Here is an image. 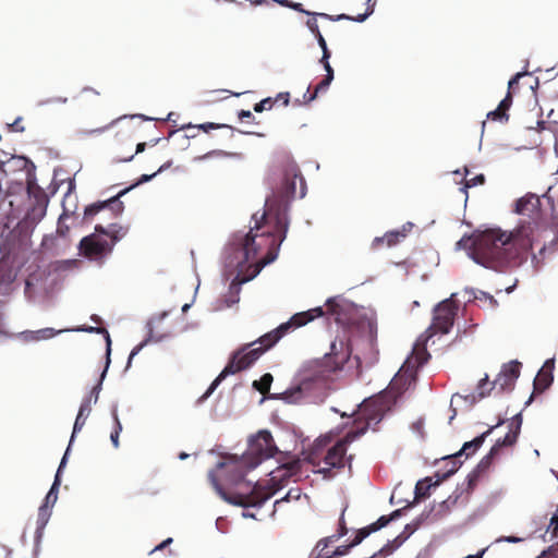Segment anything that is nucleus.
<instances>
[{
  "label": "nucleus",
  "instance_id": "1",
  "mask_svg": "<svg viewBox=\"0 0 558 558\" xmlns=\"http://www.w3.org/2000/svg\"><path fill=\"white\" fill-rule=\"evenodd\" d=\"M549 230L534 221H522L512 232L499 228L477 230L457 242L458 250H464L476 264L494 270L515 265L529 251L539 246V255L546 250L545 235Z\"/></svg>",
  "mask_w": 558,
  "mask_h": 558
},
{
  "label": "nucleus",
  "instance_id": "2",
  "mask_svg": "<svg viewBox=\"0 0 558 558\" xmlns=\"http://www.w3.org/2000/svg\"><path fill=\"white\" fill-rule=\"evenodd\" d=\"M34 165L22 156H12L0 162V215L8 223L23 219L40 221L47 210L48 197L32 172Z\"/></svg>",
  "mask_w": 558,
  "mask_h": 558
},
{
  "label": "nucleus",
  "instance_id": "3",
  "mask_svg": "<svg viewBox=\"0 0 558 558\" xmlns=\"http://www.w3.org/2000/svg\"><path fill=\"white\" fill-rule=\"evenodd\" d=\"M274 203L272 198H267L265 203L266 211L260 216V219H257V215L253 216L254 228H251L246 234L236 236L233 243V252L226 259V276L231 279V283L223 299L214 304V311H222L236 304L240 300L241 286L254 279L263 267L277 259L280 243L270 248L264 258L256 259L258 251L269 242L270 236L254 232V229H259L260 221L271 213Z\"/></svg>",
  "mask_w": 558,
  "mask_h": 558
},
{
  "label": "nucleus",
  "instance_id": "4",
  "mask_svg": "<svg viewBox=\"0 0 558 558\" xmlns=\"http://www.w3.org/2000/svg\"><path fill=\"white\" fill-rule=\"evenodd\" d=\"M300 470V461L292 459L270 471L269 478L258 482L239 478H226V484L218 481L216 472H208V478L216 493L226 502L240 507L260 506L276 492L287 485L289 478L295 476Z\"/></svg>",
  "mask_w": 558,
  "mask_h": 558
},
{
  "label": "nucleus",
  "instance_id": "5",
  "mask_svg": "<svg viewBox=\"0 0 558 558\" xmlns=\"http://www.w3.org/2000/svg\"><path fill=\"white\" fill-rule=\"evenodd\" d=\"M324 315L325 312L322 306L296 313L288 322L282 323L276 329L262 336L258 340L243 345L232 354L229 363L211 383L203 398H208L227 376L252 366L266 350L275 345L289 331L305 326L307 323Z\"/></svg>",
  "mask_w": 558,
  "mask_h": 558
},
{
  "label": "nucleus",
  "instance_id": "6",
  "mask_svg": "<svg viewBox=\"0 0 558 558\" xmlns=\"http://www.w3.org/2000/svg\"><path fill=\"white\" fill-rule=\"evenodd\" d=\"M454 293L450 298L438 303L434 310V317L432 326L426 330L425 335L421 336L413 348L412 355L407 359L402 365L399 374L392 379L390 389L393 390L399 383L403 379V376L410 373L413 375V369L423 365L428 357L425 350V344L435 333L446 335L450 331L453 326L454 316L458 311V305L454 302Z\"/></svg>",
  "mask_w": 558,
  "mask_h": 558
},
{
  "label": "nucleus",
  "instance_id": "7",
  "mask_svg": "<svg viewBox=\"0 0 558 558\" xmlns=\"http://www.w3.org/2000/svg\"><path fill=\"white\" fill-rule=\"evenodd\" d=\"M277 452V447L274 444L272 436L268 430H260L256 436L252 437L248 441V448L245 454L241 458L234 456L225 457L215 470L218 481L226 484V478H245L247 470L255 469L263 460L272 457Z\"/></svg>",
  "mask_w": 558,
  "mask_h": 558
},
{
  "label": "nucleus",
  "instance_id": "8",
  "mask_svg": "<svg viewBox=\"0 0 558 558\" xmlns=\"http://www.w3.org/2000/svg\"><path fill=\"white\" fill-rule=\"evenodd\" d=\"M387 409L388 407L383 396L365 400L360 404L354 421L356 429L349 432L343 439L339 440L328 450L325 463L330 468H341L347 452V445L363 435L367 428H374L383 420Z\"/></svg>",
  "mask_w": 558,
  "mask_h": 558
},
{
  "label": "nucleus",
  "instance_id": "9",
  "mask_svg": "<svg viewBox=\"0 0 558 558\" xmlns=\"http://www.w3.org/2000/svg\"><path fill=\"white\" fill-rule=\"evenodd\" d=\"M59 282L56 270L44 267L32 272L25 282V295L31 301H39L54 291Z\"/></svg>",
  "mask_w": 558,
  "mask_h": 558
},
{
  "label": "nucleus",
  "instance_id": "10",
  "mask_svg": "<svg viewBox=\"0 0 558 558\" xmlns=\"http://www.w3.org/2000/svg\"><path fill=\"white\" fill-rule=\"evenodd\" d=\"M65 331H84V332H89V333H93V332L102 333V335H105V338H106L108 355L111 352V339H110L109 332L105 328H100V327L83 326V327H77L74 329H60V330H56L53 328L47 327V328H41L38 330L21 331L19 333L13 335L12 337L19 339L23 343H34V342H39V341H44V340H49V339L56 337L57 335H60Z\"/></svg>",
  "mask_w": 558,
  "mask_h": 558
},
{
  "label": "nucleus",
  "instance_id": "11",
  "mask_svg": "<svg viewBox=\"0 0 558 558\" xmlns=\"http://www.w3.org/2000/svg\"><path fill=\"white\" fill-rule=\"evenodd\" d=\"M112 243L95 230L94 233L83 238L80 242L81 255L92 262L101 264L111 253Z\"/></svg>",
  "mask_w": 558,
  "mask_h": 558
},
{
  "label": "nucleus",
  "instance_id": "12",
  "mask_svg": "<svg viewBox=\"0 0 558 558\" xmlns=\"http://www.w3.org/2000/svg\"><path fill=\"white\" fill-rule=\"evenodd\" d=\"M326 314L333 317L339 325H353L357 315V307L351 301L337 295L326 301Z\"/></svg>",
  "mask_w": 558,
  "mask_h": 558
},
{
  "label": "nucleus",
  "instance_id": "13",
  "mask_svg": "<svg viewBox=\"0 0 558 558\" xmlns=\"http://www.w3.org/2000/svg\"><path fill=\"white\" fill-rule=\"evenodd\" d=\"M322 378L323 375L320 371H315L313 374H307V371L304 369L301 374L300 384L286 390L281 395V399L288 403L300 402L305 397L306 391L310 389V383L320 380Z\"/></svg>",
  "mask_w": 558,
  "mask_h": 558
},
{
  "label": "nucleus",
  "instance_id": "14",
  "mask_svg": "<svg viewBox=\"0 0 558 558\" xmlns=\"http://www.w3.org/2000/svg\"><path fill=\"white\" fill-rule=\"evenodd\" d=\"M15 278L16 271L13 268L5 264H0V304L4 303L14 291ZM3 316L0 313V332H3Z\"/></svg>",
  "mask_w": 558,
  "mask_h": 558
},
{
  "label": "nucleus",
  "instance_id": "15",
  "mask_svg": "<svg viewBox=\"0 0 558 558\" xmlns=\"http://www.w3.org/2000/svg\"><path fill=\"white\" fill-rule=\"evenodd\" d=\"M300 183L301 192L300 197L305 195L304 192V180L300 177L299 170L295 166H291L286 170L283 185L281 187V197L282 198H291L296 195V185Z\"/></svg>",
  "mask_w": 558,
  "mask_h": 558
},
{
  "label": "nucleus",
  "instance_id": "16",
  "mask_svg": "<svg viewBox=\"0 0 558 558\" xmlns=\"http://www.w3.org/2000/svg\"><path fill=\"white\" fill-rule=\"evenodd\" d=\"M520 367L521 363L518 361H511L505 364L494 380V387L499 390L510 389L520 376Z\"/></svg>",
  "mask_w": 558,
  "mask_h": 558
},
{
  "label": "nucleus",
  "instance_id": "17",
  "mask_svg": "<svg viewBox=\"0 0 558 558\" xmlns=\"http://www.w3.org/2000/svg\"><path fill=\"white\" fill-rule=\"evenodd\" d=\"M353 351V343L345 335L338 337L330 345V354L335 356L337 364L348 362Z\"/></svg>",
  "mask_w": 558,
  "mask_h": 558
},
{
  "label": "nucleus",
  "instance_id": "18",
  "mask_svg": "<svg viewBox=\"0 0 558 558\" xmlns=\"http://www.w3.org/2000/svg\"><path fill=\"white\" fill-rule=\"evenodd\" d=\"M522 425L521 414L514 415L509 422V432L504 438H499L492 447L489 456L495 454L501 447L511 446L517 441Z\"/></svg>",
  "mask_w": 558,
  "mask_h": 558
},
{
  "label": "nucleus",
  "instance_id": "19",
  "mask_svg": "<svg viewBox=\"0 0 558 558\" xmlns=\"http://www.w3.org/2000/svg\"><path fill=\"white\" fill-rule=\"evenodd\" d=\"M74 190V182L73 181H70L69 182V190H68V193L65 194V197L62 202V207H63V213L60 215L59 217V220H58V227H57V233L61 236H66L69 230H70V227L65 223V220L74 214L75 209H76V205L73 204V205H70V201L72 198V191Z\"/></svg>",
  "mask_w": 558,
  "mask_h": 558
},
{
  "label": "nucleus",
  "instance_id": "20",
  "mask_svg": "<svg viewBox=\"0 0 558 558\" xmlns=\"http://www.w3.org/2000/svg\"><path fill=\"white\" fill-rule=\"evenodd\" d=\"M109 364H110V354L109 355L107 354L106 366L100 375V379H99L98 384L92 389L90 393L82 401L81 407L78 409L80 413H82L86 416H89V414L92 412V405L96 404L98 401L99 393L102 388V381L106 377Z\"/></svg>",
  "mask_w": 558,
  "mask_h": 558
},
{
  "label": "nucleus",
  "instance_id": "21",
  "mask_svg": "<svg viewBox=\"0 0 558 558\" xmlns=\"http://www.w3.org/2000/svg\"><path fill=\"white\" fill-rule=\"evenodd\" d=\"M539 198L535 194H526L515 203V213L522 216L533 217L537 215Z\"/></svg>",
  "mask_w": 558,
  "mask_h": 558
},
{
  "label": "nucleus",
  "instance_id": "22",
  "mask_svg": "<svg viewBox=\"0 0 558 558\" xmlns=\"http://www.w3.org/2000/svg\"><path fill=\"white\" fill-rule=\"evenodd\" d=\"M96 231L102 234L104 238L109 240V243H112V247L114 244L123 239L128 233V228L118 223H111L108 227H102L100 225H97Z\"/></svg>",
  "mask_w": 558,
  "mask_h": 558
},
{
  "label": "nucleus",
  "instance_id": "23",
  "mask_svg": "<svg viewBox=\"0 0 558 558\" xmlns=\"http://www.w3.org/2000/svg\"><path fill=\"white\" fill-rule=\"evenodd\" d=\"M555 367V359H548L545 361L543 367L537 373L534 379V386L537 389L547 388L553 381V369Z\"/></svg>",
  "mask_w": 558,
  "mask_h": 558
},
{
  "label": "nucleus",
  "instance_id": "24",
  "mask_svg": "<svg viewBox=\"0 0 558 558\" xmlns=\"http://www.w3.org/2000/svg\"><path fill=\"white\" fill-rule=\"evenodd\" d=\"M493 388H495L494 383L493 384L489 383L488 376L485 375V377L482 378L477 385V388H476L477 398L475 395H470V396L463 397V396L457 393V395L452 396L451 404H453L462 399H465V400L471 399V402H475L477 399H482V398L486 397Z\"/></svg>",
  "mask_w": 558,
  "mask_h": 558
},
{
  "label": "nucleus",
  "instance_id": "25",
  "mask_svg": "<svg viewBox=\"0 0 558 558\" xmlns=\"http://www.w3.org/2000/svg\"><path fill=\"white\" fill-rule=\"evenodd\" d=\"M502 424V421H499L495 426H492L490 428H488L486 432H484L482 435L475 437L473 440L471 441H466L461 451L459 452V456H461L462 453H465L466 457L473 454L482 445L483 442L485 441L486 437L488 435H490V433L493 432V429L495 427H498L499 425Z\"/></svg>",
  "mask_w": 558,
  "mask_h": 558
},
{
  "label": "nucleus",
  "instance_id": "26",
  "mask_svg": "<svg viewBox=\"0 0 558 558\" xmlns=\"http://www.w3.org/2000/svg\"><path fill=\"white\" fill-rule=\"evenodd\" d=\"M52 509H50L47 506H40L38 509V515L36 521V532H35V538L38 542L44 533V530L51 517Z\"/></svg>",
  "mask_w": 558,
  "mask_h": 558
},
{
  "label": "nucleus",
  "instance_id": "27",
  "mask_svg": "<svg viewBox=\"0 0 558 558\" xmlns=\"http://www.w3.org/2000/svg\"><path fill=\"white\" fill-rule=\"evenodd\" d=\"M413 227L412 222H407L402 230H392L385 234V238L387 240V245L391 246L397 244L401 239H404L407 236V233L411 230Z\"/></svg>",
  "mask_w": 558,
  "mask_h": 558
},
{
  "label": "nucleus",
  "instance_id": "28",
  "mask_svg": "<svg viewBox=\"0 0 558 558\" xmlns=\"http://www.w3.org/2000/svg\"><path fill=\"white\" fill-rule=\"evenodd\" d=\"M163 338H165L163 336H156L153 332L151 328H149L148 337L143 342L137 344L135 348H133V350L131 351V353L129 355V360H128V367L131 365L132 360L142 351V349L145 345H147L150 342H160L163 340Z\"/></svg>",
  "mask_w": 558,
  "mask_h": 558
},
{
  "label": "nucleus",
  "instance_id": "29",
  "mask_svg": "<svg viewBox=\"0 0 558 558\" xmlns=\"http://www.w3.org/2000/svg\"><path fill=\"white\" fill-rule=\"evenodd\" d=\"M61 484V480L58 475L54 476V481L52 483V486L50 487L48 494L45 497V501L41 506H47L50 509L53 508L54 504L58 500V493H59V486Z\"/></svg>",
  "mask_w": 558,
  "mask_h": 558
},
{
  "label": "nucleus",
  "instance_id": "30",
  "mask_svg": "<svg viewBox=\"0 0 558 558\" xmlns=\"http://www.w3.org/2000/svg\"><path fill=\"white\" fill-rule=\"evenodd\" d=\"M306 14L311 16V19L306 21V26L314 36L322 34L318 27L317 17L331 19V15L326 13L306 12Z\"/></svg>",
  "mask_w": 558,
  "mask_h": 558
},
{
  "label": "nucleus",
  "instance_id": "31",
  "mask_svg": "<svg viewBox=\"0 0 558 558\" xmlns=\"http://www.w3.org/2000/svg\"><path fill=\"white\" fill-rule=\"evenodd\" d=\"M436 484H437V482L432 483L430 478H425V480L418 481L415 486V498L420 499V498L426 497L429 488L432 486H435Z\"/></svg>",
  "mask_w": 558,
  "mask_h": 558
},
{
  "label": "nucleus",
  "instance_id": "32",
  "mask_svg": "<svg viewBox=\"0 0 558 558\" xmlns=\"http://www.w3.org/2000/svg\"><path fill=\"white\" fill-rule=\"evenodd\" d=\"M401 513V510H396L391 513L390 518H387L385 515L380 517L377 522L371 524L369 526H367V529L372 532H376L378 531L379 529L384 527L387 525V523L392 520V519H396L400 515Z\"/></svg>",
  "mask_w": 558,
  "mask_h": 558
},
{
  "label": "nucleus",
  "instance_id": "33",
  "mask_svg": "<svg viewBox=\"0 0 558 558\" xmlns=\"http://www.w3.org/2000/svg\"><path fill=\"white\" fill-rule=\"evenodd\" d=\"M271 383H272V376H271V374L267 373V374L263 375L259 380H255L253 383V386L259 392L265 393L269 390Z\"/></svg>",
  "mask_w": 558,
  "mask_h": 558
},
{
  "label": "nucleus",
  "instance_id": "34",
  "mask_svg": "<svg viewBox=\"0 0 558 558\" xmlns=\"http://www.w3.org/2000/svg\"><path fill=\"white\" fill-rule=\"evenodd\" d=\"M112 416H113V420H114V423H116V427H114L113 432L110 435V439H111V442H112L113 447L118 448L119 447V435H120V432L122 430V425H121V423L119 421L117 409H114L112 411Z\"/></svg>",
  "mask_w": 558,
  "mask_h": 558
},
{
  "label": "nucleus",
  "instance_id": "35",
  "mask_svg": "<svg viewBox=\"0 0 558 558\" xmlns=\"http://www.w3.org/2000/svg\"><path fill=\"white\" fill-rule=\"evenodd\" d=\"M88 416L82 414V413H77V416L75 418V422H74V426H73V433H72V436H71V439H70V445H72L73 440H74V437L75 435L82 430L83 426L85 425L86 423V420H87Z\"/></svg>",
  "mask_w": 558,
  "mask_h": 558
},
{
  "label": "nucleus",
  "instance_id": "36",
  "mask_svg": "<svg viewBox=\"0 0 558 558\" xmlns=\"http://www.w3.org/2000/svg\"><path fill=\"white\" fill-rule=\"evenodd\" d=\"M111 203H114V198H111L108 202L89 205L85 208V216H93L97 214L99 210L106 208Z\"/></svg>",
  "mask_w": 558,
  "mask_h": 558
},
{
  "label": "nucleus",
  "instance_id": "37",
  "mask_svg": "<svg viewBox=\"0 0 558 558\" xmlns=\"http://www.w3.org/2000/svg\"><path fill=\"white\" fill-rule=\"evenodd\" d=\"M484 181H485L484 174H478L470 180H466L464 185L461 187V192L466 194L468 189L476 186V185H481L484 183Z\"/></svg>",
  "mask_w": 558,
  "mask_h": 558
},
{
  "label": "nucleus",
  "instance_id": "38",
  "mask_svg": "<svg viewBox=\"0 0 558 558\" xmlns=\"http://www.w3.org/2000/svg\"><path fill=\"white\" fill-rule=\"evenodd\" d=\"M156 175H157V173H156V172H155V173H153V174H143V175L137 180V182H136V183H134V184H132L130 187L124 189L123 191H121V192L117 195V197H120V196L124 195V194H125V193H128L130 190H132L133 187H135V186H137V185H140V184H143V183H146V182L150 181V180H151L154 177H156Z\"/></svg>",
  "mask_w": 558,
  "mask_h": 558
},
{
  "label": "nucleus",
  "instance_id": "39",
  "mask_svg": "<svg viewBox=\"0 0 558 558\" xmlns=\"http://www.w3.org/2000/svg\"><path fill=\"white\" fill-rule=\"evenodd\" d=\"M465 293L469 294V301L471 300V296H472L474 299H485V300H488L490 304L495 303L493 296L487 294L486 292L475 291V290L471 289V290H465Z\"/></svg>",
  "mask_w": 558,
  "mask_h": 558
},
{
  "label": "nucleus",
  "instance_id": "40",
  "mask_svg": "<svg viewBox=\"0 0 558 558\" xmlns=\"http://www.w3.org/2000/svg\"><path fill=\"white\" fill-rule=\"evenodd\" d=\"M374 9H375V2L373 0H367L365 12L363 14H359L355 17V22H359V23L364 22L371 14H373Z\"/></svg>",
  "mask_w": 558,
  "mask_h": 558
},
{
  "label": "nucleus",
  "instance_id": "41",
  "mask_svg": "<svg viewBox=\"0 0 558 558\" xmlns=\"http://www.w3.org/2000/svg\"><path fill=\"white\" fill-rule=\"evenodd\" d=\"M301 497V490L299 488L290 489L286 496L275 502V505H279L283 501L298 500Z\"/></svg>",
  "mask_w": 558,
  "mask_h": 558
},
{
  "label": "nucleus",
  "instance_id": "42",
  "mask_svg": "<svg viewBox=\"0 0 558 558\" xmlns=\"http://www.w3.org/2000/svg\"><path fill=\"white\" fill-rule=\"evenodd\" d=\"M371 534V531L367 527H363L357 531L354 539L351 542L350 546L354 547L357 546L363 542L364 538H366Z\"/></svg>",
  "mask_w": 558,
  "mask_h": 558
},
{
  "label": "nucleus",
  "instance_id": "43",
  "mask_svg": "<svg viewBox=\"0 0 558 558\" xmlns=\"http://www.w3.org/2000/svg\"><path fill=\"white\" fill-rule=\"evenodd\" d=\"M487 118L492 119V120L502 121V120H507L508 116L506 114V112H504V110L501 108L498 107L496 110L490 111L487 114Z\"/></svg>",
  "mask_w": 558,
  "mask_h": 558
},
{
  "label": "nucleus",
  "instance_id": "44",
  "mask_svg": "<svg viewBox=\"0 0 558 558\" xmlns=\"http://www.w3.org/2000/svg\"><path fill=\"white\" fill-rule=\"evenodd\" d=\"M423 426H424V423L422 420H417L415 421L412 425H411V430L413 432V434H415L417 437H423L424 434H423Z\"/></svg>",
  "mask_w": 558,
  "mask_h": 558
},
{
  "label": "nucleus",
  "instance_id": "45",
  "mask_svg": "<svg viewBox=\"0 0 558 558\" xmlns=\"http://www.w3.org/2000/svg\"><path fill=\"white\" fill-rule=\"evenodd\" d=\"M502 542L517 544V543L523 542V538L518 537V536H500V537L496 538L493 544H498V543H502Z\"/></svg>",
  "mask_w": 558,
  "mask_h": 558
},
{
  "label": "nucleus",
  "instance_id": "46",
  "mask_svg": "<svg viewBox=\"0 0 558 558\" xmlns=\"http://www.w3.org/2000/svg\"><path fill=\"white\" fill-rule=\"evenodd\" d=\"M270 106H271V99L270 98H266V99H263L262 101H259L258 104H256L255 107H254V110L256 112H262L266 108H270Z\"/></svg>",
  "mask_w": 558,
  "mask_h": 558
},
{
  "label": "nucleus",
  "instance_id": "47",
  "mask_svg": "<svg viewBox=\"0 0 558 558\" xmlns=\"http://www.w3.org/2000/svg\"><path fill=\"white\" fill-rule=\"evenodd\" d=\"M70 448H71V445L69 444V446H68V448H66V450H65V453H64V456L62 457L61 462H60V464H59V468H58V470H57L56 475H58L59 477H60V475H61L62 470H63V469L65 468V465H66V462H68V454H69Z\"/></svg>",
  "mask_w": 558,
  "mask_h": 558
},
{
  "label": "nucleus",
  "instance_id": "48",
  "mask_svg": "<svg viewBox=\"0 0 558 558\" xmlns=\"http://www.w3.org/2000/svg\"><path fill=\"white\" fill-rule=\"evenodd\" d=\"M548 531H551L553 532V536L554 537H557V531H558V514H555L551 520H550V523L548 525Z\"/></svg>",
  "mask_w": 558,
  "mask_h": 558
},
{
  "label": "nucleus",
  "instance_id": "49",
  "mask_svg": "<svg viewBox=\"0 0 558 558\" xmlns=\"http://www.w3.org/2000/svg\"><path fill=\"white\" fill-rule=\"evenodd\" d=\"M332 80H329V78H324L316 87V94L320 93V92H325L328 89L329 85L331 84Z\"/></svg>",
  "mask_w": 558,
  "mask_h": 558
},
{
  "label": "nucleus",
  "instance_id": "50",
  "mask_svg": "<svg viewBox=\"0 0 558 558\" xmlns=\"http://www.w3.org/2000/svg\"><path fill=\"white\" fill-rule=\"evenodd\" d=\"M350 548H352L350 546V544L347 545V546H339V547L336 548V550L333 551V554L331 556L332 557L344 556V555H347L349 553Z\"/></svg>",
  "mask_w": 558,
  "mask_h": 558
},
{
  "label": "nucleus",
  "instance_id": "51",
  "mask_svg": "<svg viewBox=\"0 0 558 558\" xmlns=\"http://www.w3.org/2000/svg\"><path fill=\"white\" fill-rule=\"evenodd\" d=\"M529 72L527 71H523V72H519L517 73L508 83V87L509 89L512 88L515 84H518L519 80L524 76V75H527Z\"/></svg>",
  "mask_w": 558,
  "mask_h": 558
},
{
  "label": "nucleus",
  "instance_id": "52",
  "mask_svg": "<svg viewBox=\"0 0 558 558\" xmlns=\"http://www.w3.org/2000/svg\"><path fill=\"white\" fill-rule=\"evenodd\" d=\"M511 101V95L508 93L507 96L500 101L498 107L501 108L504 112H506V110L510 107Z\"/></svg>",
  "mask_w": 558,
  "mask_h": 558
},
{
  "label": "nucleus",
  "instance_id": "53",
  "mask_svg": "<svg viewBox=\"0 0 558 558\" xmlns=\"http://www.w3.org/2000/svg\"><path fill=\"white\" fill-rule=\"evenodd\" d=\"M325 71H326V78H329V80H333V70L329 63V61H327V63H322Z\"/></svg>",
  "mask_w": 558,
  "mask_h": 558
},
{
  "label": "nucleus",
  "instance_id": "54",
  "mask_svg": "<svg viewBox=\"0 0 558 558\" xmlns=\"http://www.w3.org/2000/svg\"><path fill=\"white\" fill-rule=\"evenodd\" d=\"M322 58L319 60L320 63H327V61H329V58H330V52L328 50V47L322 49Z\"/></svg>",
  "mask_w": 558,
  "mask_h": 558
},
{
  "label": "nucleus",
  "instance_id": "55",
  "mask_svg": "<svg viewBox=\"0 0 558 558\" xmlns=\"http://www.w3.org/2000/svg\"><path fill=\"white\" fill-rule=\"evenodd\" d=\"M20 121H21V118H17L12 124H9V128L14 131H17V132H23L24 128L19 126Z\"/></svg>",
  "mask_w": 558,
  "mask_h": 558
},
{
  "label": "nucleus",
  "instance_id": "56",
  "mask_svg": "<svg viewBox=\"0 0 558 558\" xmlns=\"http://www.w3.org/2000/svg\"><path fill=\"white\" fill-rule=\"evenodd\" d=\"M355 17L356 16H350V15H347V14H340V15H337L336 17L331 16V21H341V20H351V21H355Z\"/></svg>",
  "mask_w": 558,
  "mask_h": 558
},
{
  "label": "nucleus",
  "instance_id": "57",
  "mask_svg": "<svg viewBox=\"0 0 558 558\" xmlns=\"http://www.w3.org/2000/svg\"><path fill=\"white\" fill-rule=\"evenodd\" d=\"M315 38H316V40H317L318 46H319L322 49H324V48H326V47H327L326 40H325V38H324V36H323L322 34L316 35V36H315Z\"/></svg>",
  "mask_w": 558,
  "mask_h": 558
},
{
  "label": "nucleus",
  "instance_id": "58",
  "mask_svg": "<svg viewBox=\"0 0 558 558\" xmlns=\"http://www.w3.org/2000/svg\"><path fill=\"white\" fill-rule=\"evenodd\" d=\"M171 543H172V538L169 537V538L165 539L162 543H160L158 546H156L153 549V551L160 550V549L165 548L166 546H168Z\"/></svg>",
  "mask_w": 558,
  "mask_h": 558
},
{
  "label": "nucleus",
  "instance_id": "59",
  "mask_svg": "<svg viewBox=\"0 0 558 558\" xmlns=\"http://www.w3.org/2000/svg\"><path fill=\"white\" fill-rule=\"evenodd\" d=\"M289 8L295 10V11H299V12H302V13H305L306 14V10H304L302 8V4L301 3H296V2H292L291 4H289Z\"/></svg>",
  "mask_w": 558,
  "mask_h": 558
},
{
  "label": "nucleus",
  "instance_id": "60",
  "mask_svg": "<svg viewBox=\"0 0 558 558\" xmlns=\"http://www.w3.org/2000/svg\"><path fill=\"white\" fill-rule=\"evenodd\" d=\"M532 264L534 268H538L542 264V258H539L536 254H532Z\"/></svg>",
  "mask_w": 558,
  "mask_h": 558
},
{
  "label": "nucleus",
  "instance_id": "61",
  "mask_svg": "<svg viewBox=\"0 0 558 558\" xmlns=\"http://www.w3.org/2000/svg\"><path fill=\"white\" fill-rule=\"evenodd\" d=\"M278 98L283 100L284 106H288V104L290 101V94L289 93H280L278 95Z\"/></svg>",
  "mask_w": 558,
  "mask_h": 558
},
{
  "label": "nucleus",
  "instance_id": "62",
  "mask_svg": "<svg viewBox=\"0 0 558 558\" xmlns=\"http://www.w3.org/2000/svg\"><path fill=\"white\" fill-rule=\"evenodd\" d=\"M49 102H60V104H65V102H66V98H64V97H57V98H53V99H50V100L44 101V102H41L40 105H46V104H49Z\"/></svg>",
  "mask_w": 558,
  "mask_h": 558
},
{
  "label": "nucleus",
  "instance_id": "63",
  "mask_svg": "<svg viewBox=\"0 0 558 558\" xmlns=\"http://www.w3.org/2000/svg\"><path fill=\"white\" fill-rule=\"evenodd\" d=\"M387 242L385 235L384 236H377L373 240V247H377L379 244Z\"/></svg>",
  "mask_w": 558,
  "mask_h": 558
},
{
  "label": "nucleus",
  "instance_id": "64",
  "mask_svg": "<svg viewBox=\"0 0 558 558\" xmlns=\"http://www.w3.org/2000/svg\"><path fill=\"white\" fill-rule=\"evenodd\" d=\"M239 117L240 119L244 120V119H251L253 117L252 112L248 111V110H242L240 113H239Z\"/></svg>",
  "mask_w": 558,
  "mask_h": 558
}]
</instances>
